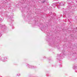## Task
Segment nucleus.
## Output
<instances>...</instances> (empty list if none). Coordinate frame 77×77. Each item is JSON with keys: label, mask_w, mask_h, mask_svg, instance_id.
Wrapping results in <instances>:
<instances>
[{"label": "nucleus", "mask_w": 77, "mask_h": 77, "mask_svg": "<svg viewBox=\"0 0 77 77\" xmlns=\"http://www.w3.org/2000/svg\"><path fill=\"white\" fill-rule=\"evenodd\" d=\"M42 3H44V2H42Z\"/></svg>", "instance_id": "nucleus-1"}]
</instances>
